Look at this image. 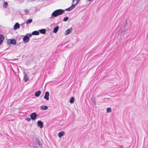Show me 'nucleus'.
<instances>
[{
    "label": "nucleus",
    "mask_w": 148,
    "mask_h": 148,
    "mask_svg": "<svg viewBox=\"0 0 148 148\" xmlns=\"http://www.w3.org/2000/svg\"><path fill=\"white\" fill-rule=\"evenodd\" d=\"M37 116V115L35 112H33L30 115V118L33 120H35Z\"/></svg>",
    "instance_id": "4"
},
{
    "label": "nucleus",
    "mask_w": 148,
    "mask_h": 148,
    "mask_svg": "<svg viewBox=\"0 0 148 148\" xmlns=\"http://www.w3.org/2000/svg\"><path fill=\"white\" fill-rule=\"evenodd\" d=\"M59 26H56L53 29V32L54 33H56L58 31L59 29Z\"/></svg>",
    "instance_id": "12"
},
{
    "label": "nucleus",
    "mask_w": 148,
    "mask_h": 148,
    "mask_svg": "<svg viewBox=\"0 0 148 148\" xmlns=\"http://www.w3.org/2000/svg\"><path fill=\"white\" fill-rule=\"evenodd\" d=\"M49 92L48 91L45 92L44 98L47 100H48L49 99Z\"/></svg>",
    "instance_id": "6"
},
{
    "label": "nucleus",
    "mask_w": 148,
    "mask_h": 148,
    "mask_svg": "<svg viewBox=\"0 0 148 148\" xmlns=\"http://www.w3.org/2000/svg\"><path fill=\"white\" fill-rule=\"evenodd\" d=\"M31 119L30 118H27L25 119V120H27V121H28V122H30L31 121Z\"/></svg>",
    "instance_id": "25"
},
{
    "label": "nucleus",
    "mask_w": 148,
    "mask_h": 148,
    "mask_svg": "<svg viewBox=\"0 0 148 148\" xmlns=\"http://www.w3.org/2000/svg\"><path fill=\"white\" fill-rule=\"evenodd\" d=\"M39 32L40 33L44 34L46 33V29H41L39 30Z\"/></svg>",
    "instance_id": "13"
},
{
    "label": "nucleus",
    "mask_w": 148,
    "mask_h": 148,
    "mask_svg": "<svg viewBox=\"0 0 148 148\" xmlns=\"http://www.w3.org/2000/svg\"><path fill=\"white\" fill-rule=\"evenodd\" d=\"M64 134V132H59L58 134V136L59 138H61Z\"/></svg>",
    "instance_id": "14"
},
{
    "label": "nucleus",
    "mask_w": 148,
    "mask_h": 148,
    "mask_svg": "<svg viewBox=\"0 0 148 148\" xmlns=\"http://www.w3.org/2000/svg\"><path fill=\"white\" fill-rule=\"evenodd\" d=\"M4 39V37L2 34H0V40H2L3 42Z\"/></svg>",
    "instance_id": "18"
},
{
    "label": "nucleus",
    "mask_w": 148,
    "mask_h": 148,
    "mask_svg": "<svg viewBox=\"0 0 148 148\" xmlns=\"http://www.w3.org/2000/svg\"><path fill=\"white\" fill-rule=\"evenodd\" d=\"M125 31H126L125 30H124V31H123V32H125Z\"/></svg>",
    "instance_id": "36"
},
{
    "label": "nucleus",
    "mask_w": 148,
    "mask_h": 148,
    "mask_svg": "<svg viewBox=\"0 0 148 148\" xmlns=\"http://www.w3.org/2000/svg\"><path fill=\"white\" fill-rule=\"evenodd\" d=\"M75 0H73L72 1V3H74Z\"/></svg>",
    "instance_id": "33"
},
{
    "label": "nucleus",
    "mask_w": 148,
    "mask_h": 148,
    "mask_svg": "<svg viewBox=\"0 0 148 148\" xmlns=\"http://www.w3.org/2000/svg\"><path fill=\"white\" fill-rule=\"evenodd\" d=\"M75 7L77 5L75 4H72Z\"/></svg>",
    "instance_id": "32"
},
{
    "label": "nucleus",
    "mask_w": 148,
    "mask_h": 148,
    "mask_svg": "<svg viewBox=\"0 0 148 148\" xmlns=\"http://www.w3.org/2000/svg\"><path fill=\"white\" fill-rule=\"evenodd\" d=\"M107 112L108 113H110L111 112V109L109 107L107 108Z\"/></svg>",
    "instance_id": "20"
},
{
    "label": "nucleus",
    "mask_w": 148,
    "mask_h": 148,
    "mask_svg": "<svg viewBox=\"0 0 148 148\" xmlns=\"http://www.w3.org/2000/svg\"><path fill=\"white\" fill-rule=\"evenodd\" d=\"M72 9H73L72 8V7L70 6V7L66 9L65 10L70 11Z\"/></svg>",
    "instance_id": "21"
},
{
    "label": "nucleus",
    "mask_w": 148,
    "mask_h": 148,
    "mask_svg": "<svg viewBox=\"0 0 148 148\" xmlns=\"http://www.w3.org/2000/svg\"><path fill=\"white\" fill-rule=\"evenodd\" d=\"M47 109L48 107L47 106L42 105L40 106V109L42 110H46Z\"/></svg>",
    "instance_id": "15"
},
{
    "label": "nucleus",
    "mask_w": 148,
    "mask_h": 148,
    "mask_svg": "<svg viewBox=\"0 0 148 148\" xmlns=\"http://www.w3.org/2000/svg\"><path fill=\"white\" fill-rule=\"evenodd\" d=\"M72 31V29L71 27L69 29H68L66 30L65 33V35H66L69 34Z\"/></svg>",
    "instance_id": "10"
},
{
    "label": "nucleus",
    "mask_w": 148,
    "mask_h": 148,
    "mask_svg": "<svg viewBox=\"0 0 148 148\" xmlns=\"http://www.w3.org/2000/svg\"><path fill=\"white\" fill-rule=\"evenodd\" d=\"M23 74L24 75L23 79L25 82H26L29 80V78L27 77V74L25 72H23Z\"/></svg>",
    "instance_id": "9"
},
{
    "label": "nucleus",
    "mask_w": 148,
    "mask_h": 148,
    "mask_svg": "<svg viewBox=\"0 0 148 148\" xmlns=\"http://www.w3.org/2000/svg\"><path fill=\"white\" fill-rule=\"evenodd\" d=\"M3 42L2 41V40H0V45L2 44Z\"/></svg>",
    "instance_id": "30"
},
{
    "label": "nucleus",
    "mask_w": 148,
    "mask_h": 148,
    "mask_svg": "<svg viewBox=\"0 0 148 148\" xmlns=\"http://www.w3.org/2000/svg\"><path fill=\"white\" fill-rule=\"evenodd\" d=\"M65 10L61 9L57 10L54 11L52 14L50 18H52L59 15H61L64 13Z\"/></svg>",
    "instance_id": "1"
},
{
    "label": "nucleus",
    "mask_w": 148,
    "mask_h": 148,
    "mask_svg": "<svg viewBox=\"0 0 148 148\" xmlns=\"http://www.w3.org/2000/svg\"><path fill=\"white\" fill-rule=\"evenodd\" d=\"M29 36L26 35L23 38V40L25 43L29 41Z\"/></svg>",
    "instance_id": "5"
},
{
    "label": "nucleus",
    "mask_w": 148,
    "mask_h": 148,
    "mask_svg": "<svg viewBox=\"0 0 148 148\" xmlns=\"http://www.w3.org/2000/svg\"><path fill=\"white\" fill-rule=\"evenodd\" d=\"M76 0V1H77V0Z\"/></svg>",
    "instance_id": "38"
},
{
    "label": "nucleus",
    "mask_w": 148,
    "mask_h": 148,
    "mask_svg": "<svg viewBox=\"0 0 148 148\" xmlns=\"http://www.w3.org/2000/svg\"><path fill=\"white\" fill-rule=\"evenodd\" d=\"M101 96V95H99L97 96V97H100V96Z\"/></svg>",
    "instance_id": "35"
},
{
    "label": "nucleus",
    "mask_w": 148,
    "mask_h": 148,
    "mask_svg": "<svg viewBox=\"0 0 148 148\" xmlns=\"http://www.w3.org/2000/svg\"><path fill=\"white\" fill-rule=\"evenodd\" d=\"M20 27V25L19 23H16L14 25L13 28L14 30H16L17 29H19Z\"/></svg>",
    "instance_id": "8"
},
{
    "label": "nucleus",
    "mask_w": 148,
    "mask_h": 148,
    "mask_svg": "<svg viewBox=\"0 0 148 148\" xmlns=\"http://www.w3.org/2000/svg\"><path fill=\"white\" fill-rule=\"evenodd\" d=\"M89 1H90L91 0H88Z\"/></svg>",
    "instance_id": "37"
},
{
    "label": "nucleus",
    "mask_w": 148,
    "mask_h": 148,
    "mask_svg": "<svg viewBox=\"0 0 148 148\" xmlns=\"http://www.w3.org/2000/svg\"><path fill=\"white\" fill-rule=\"evenodd\" d=\"M69 19V18L68 17H65L63 19V21H66Z\"/></svg>",
    "instance_id": "23"
},
{
    "label": "nucleus",
    "mask_w": 148,
    "mask_h": 148,
    "mask_svg": "<svg viewBox=\"0 0 148 148\" xmlns=\"http://www.w3.org/2000/svg\"><path fill=\"white\" fill-rule=\"evenodd\" d=\"M43 123L41 121L39 120L37 122L38 126L40 127V128H42L43 127Z\"/></svg>",
    "instance_id": "7"
},
{
    "label": "nucleus",
    "mask_w": 148,
    "mask_h": 148,
    "mask_svg": "<svg viewBox=\"0 0 148 148\" xmlns=\"http://www.w3.org/2000/svg\"><path fill=\"white\" fill-rule=\"evenodd\" d=\"M92 102L94 103L95 104H96L95 102V101L92 100Z\"/></svg>",
    "instance_id": "31"
},
{
    "label": "nucleus",
    "mask_w": 148,
    "mask_h": 148,
    "mask_svg": "<svg viewBox=\"0 0 148 148\" xmlns=\"http://www.w3.org/2000/svg\"><path fill=\"white\" fill-rule=\"evenodd\" d=\"M32 34H33V35H39V31H35L32 32Z\"/></svg>",
    "instance_id": "16"
},
{
    "label": "nucleus",
    "mask_w": 148,
    "mask_h": 148,
    "mask_svg": "<svg viewBox=\"0 0 148 148\" xmlns=\"http://www.w3.org/2000/svg\"><path fill=\"white\" fill-rule=\"evenodd\" d=\"M79 1H78V0H77V1H76V2L75 3L76 5H77V4H78Z\"/></svg>",
    "instance_id": "28"
},
{
    "label": "nucleus",
    "mask_w": 148,
    "mask_h": 148,
    "mask_svg": "<svg viewBox=\"0 0 148 148\" xmlns=\"http://www.w3.org/2000/svg\"><path fill=\"white\" fill-rule=\"evenodd\" d=\"M33 143L35 146H34V148H41L42 145V142L40 141L39 138L38 137H35L33 139Z\"/></svg>",
    "instance_id": "2"
},
{
    "label": "nucleus",
    "mask_w": 148,
    "mask_h": 148,
    "mask_svg": "<svg viewBox=\"0 0 148 148\" xmlns=\"http://www.w3.org/2000/svg\"><path fill=\"white\" fill-rule=\"evenodd\" d=\"M74 101H75L74 97H71V98L70 99V101H69V102L71 103H72L74 102Z\"/></svg>",
    "instance_id": "17"
},
{
    "label": "nucleus",
    "mask_w": 148,
    "mask_h": 148,
    "mask_svg": "<svg viewBox=\"0 0 148 148\" xmlns=\"http://www.w3.org/2000/svg\"><path fill=\"white\" fill-rule=\"evenodd\" d=\"M32 19H28L27 22H26V24H28L29 23H31L32 22Z\"/></svg>",
    "instance_id": "19"
},
{
    "label": "nucleus",
    "mask_w": 148,
    "mask_h": 148,
    "mask_svg": "<svg viewBox=\"0 0 148 148\" xmlns=\"http://www.w3.org/2000/svg\"><path fill=\"white\" fill-rule=\"evenodd\" d=\"M24 11L25 12L27 13V14L29 12L28 10L27 9H25L24 10Z\"/></svg>",
    "instance_id": "27"
},
{
    "label": "nucleus",
    "mask_w": 148,
    "mask_h": 148,
    "mask_svg": "<svg viewBox=\"0 0 148 148\" xmlns=\"http://www.w3.org/2000/svg\"><path fill=\"white\" fill-rule=\"evenodd\" d=\"M8 5V2H5L3 5V7L4 8H6Z\"/></svg>",
    "instance_id": "22"
},
{
    "label": "nucleus",
    "mask_w": 148,
    "mask_h": 148,
    "mask_svg": "<svg viewBox=\"0 0 148 148\" xmlns=\"http://www.w3.org/2000/svg\"><path fill=\"white\" fill-rule=\"evenodd\" d=\"M31 1H34L35 0H30Z\"/></svg>",
    "instance_id": "34"
},
{
    "label": "nucleus",
    "mask_w": 148,
    "mask_h": 148,
    "mask_svg": "<svg viewBox=\"0 0 148 148\" xmlns=\"http://www.w3.org/2000/svg\"><path fill=\"white\" fill-rule=\"evenodd\" d=\"M26 35H27V36H29V37H31V36H32V35H33V34H32H32H26Z\"/></svg>",
    "instance_id": "24"
},
{
    "label": "nucleus",
    "mask_w": 148,
    "mask_h": 148,
    "mask_svg": "<svg viewBox=\"0 0 148 148\" xmlns=\"http://www.w3.org/2000/svg\"><path fill=\"white\" fill-rule=\"evenodd\" d=\"M7 43L8 45L12 44L15 45L16 44V41L14 39H10L7 40Z\"/></svg>",
    "instance_id": "3"
},
{
    "label": "nucleus",
    "mask_w": 148,
    "mask_h": 148,
    "mask_svg": "<svg viewBox=\"0 0 148 148\" xmlns=\"http://www.w3.org/2000/svg\"><path fill=\"white\" fill-rule=\"evenodd\" d=\"M25 24V23H22L21 25V26L23 28L24 27V25Z\"/></svg>",
    "instance_id": "26"
},
{
    "label": "nucleus",
    "mask_w": 148,
    "mask_h": 148,
    "mask_svg": "<svg viewBox=\"0 0 148 148\" xmlns=\"http://www.w3.org/2000/svg\"><path fill=\"white\" fill-rule=\"evenodd\" d=\"M71 6L72 7V8L73 9H74L75 8V7L73 5H72Z\"/></svg>",
    "instance_id": "29"
},
{
    "label": "nucleus",
    "mask_w": 148,
    "mask_h": 148,
    "mask_svg": "<svg viewBox=\"0 0 148 148\" xmlns=\"http://www.w3.org/2000/svg\"><path fill=\"white\" fill-rule=\"evenodd\" d=\"M41 93V91L40 90H39L38 91L36 92L35 93V96L37 97H39Z\"/></svg>",
    "instance_id": "11"
}]
</instances>
